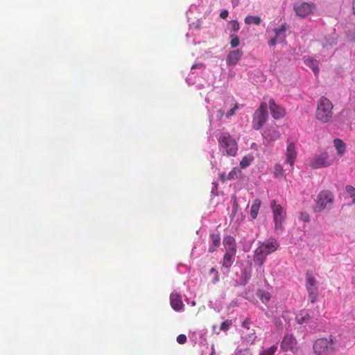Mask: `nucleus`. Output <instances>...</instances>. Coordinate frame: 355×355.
I'll list each match as a JSON object with an SVG mask.
<instances>
[{
    "mask_svg": "<svg viewBox=\"0 0 355 355\" xmlns=\"http://www.w3.org/2000/svg\"><path fill=\"white\" fill-rule=\"evenodd\" d=\"M250 320L248 319L245 320L243 322L242 326L245 329V331H243L242 338L248 344H252L257 338L255 331L254 329H250L249 327Z\"/></svg>",
    "mask_w": 355,
    "mask_h": 355,
    "instance_id": "dca6fc26",
    "label": "nucleus"
},
{
    "mask_svg": "<svg viewBox=\"0 0 355 355\" xmlns=\"http://www.w3.org/2000/svg\"><path fill=\"white\" fill-rule=\"evenodd\" d=\"M209 273L214 275L213 282L214 283L217 282L218 281V271L214 268H212L210 270Z\"/></svg>",
    "mask_w": 355,
    "mask_h": 355,
    "instance_id": "79ce46f5",
    "label": "nucleus"
},
{
    "mask_svg": "<svg viewBox=\"0 0 355 355\" xmlns=\"http://www.w3.org/2000/svg\"><path fill=\"white\" fill-rule=\"evenodd\" d=\"M180 266H178V270H180ZM182 266V267H184V268H185L187 269V267H186V266Z\"/></svg>",
    "mask_w": 355,
    "mask_h": 355,
    "instance_id": "8fccbe9b",
    "label": "nucleus"
},
{
    "mask_svg": "<svg viewBox=\"0 0 355 355\" xmlns=\"http://www.w3.org/2000/svg\"><path fill=\"white\" fill-rule=\"evenodd\" d=\"M268 106H269L271 114L275 119L284 117L286 114V110L284 107L276 104L273 99H270Z\"/></svg>",
    "mask_w": 355,
    "mask_h": 355,
    "instance_id": "6ab92c4d",
    "label": "nucleus"
},
{
    "mask_svg": "<svg viewBox=\"0 0 355 355\" xmlns=\"http://www.w3.org/2000/svg\"><path fill=\"white\" fill-rule=\"evenodd\" d=\"M262 135L268 143H270L277 140L280 137L281 133L278 126L273 125L267 128L262 133Z\"/></svg>",
    "mask_w": 355,
    "mask_h": 355,
    "instance_id": "2eb2a0df",
    "label": "nucleus"
},
{
    "mask_svg": "<svg viewBox=\"0 0 355 355\" xmlns=\"http://www.w3.org/2000/svg\"><path fill=\"white\" fill-rule=\"evenodd\" d=\"M261 19L258 16H247L245 19V23L247 24H256L258 25L261 23Z\"/></svg>",
    "mask_w": 355,
    "mask_h": 355,
    "instance_id": "c85d7f7f",
    "label": "nucleus"
},
{
    "mask_svg": "<svg viewBox=\"0 0 355 355\" xmlns=\"http://www.w3.org/2000/svg\"><path fill=\"white\" fill-rule=\"evenodd\" d=\"M299 218L300 220L307 223L309 221V215L306 212H301Z\"/></svg>",
    "mask_w": 355,
    "mask_h": 355,
    "instance_id": "58836bf2",
    "label": "nucleus"
},
{
    "mask_svg": "<svg viewBox=\"0 0 355 355\" xmlns=\"http://www.w3.org/2000/svg\"><path fill=\"white\" fill-rule=\"evenodd\" d=\"M214 347H212V352H211V355H214Z\"/></svg>",
    "mask_w": 355,
    "mask_h": 355,
    "instance_id": "603ef678",
    "label": "nucleus"
},
{
    "mask_svg": "<svg viewBox=\"0 0 355 355\" xmlns=\"http://www.w3.org/2000/svg\"><path fill=\"white\" fill-rule=\"evenodd\" d=\"M277 349V347L276 345H273L268 349L262 350L259 355H274Z\"/></svg>",
    "mask_w": 355,
    "mask_h": 355,
    "instance_id": "72a5a7b5",
    "label": "nucleus"
},
{
    "mask_svg": "<svg viewBox=\"0 0 355 355\" xmlns=\"http://www.w3.org/2000/svg\"><path fill=\"white\" fill-rule=\"evenodd\" d=\"M227 29L234 33L239 30V24L237 21H231L228 23Z\"/></svg>",
    "mask_w": 355,
    "mask_h": 355,
    "instance_id": "2f4dec72",
    "label": "nucleus"
},
{
    "mask_svg": "<svg viewBox=\"0 0 355 355\" xmlns=\"http://www.w3.org/2000/svg\"><path fill=\"white\" fill-rule=\"evenodd\" d=\"M352 283L355 284V277H353V279H352Z\"/></svg>",
    "mask_w": 355,
    "mask_h": 355,
    "instance_id": "3c124183",
    "label": "nucleus"
},
{
    "mask_svg": "<svg viewBox=\"0 0 355 355\" xmlns=\"http://www.w3.org/2000/svg\"><path fill=\"white\" fill-rule=\"evenodd\" d=\"M334 194L329 191H322L317 196L316 205L314 207L315 212H320L324 209H329L334 202Z\"/></svg>",
    "mask_w": 355,
    "mask_h": 355,
    "instance_id": "0eeeda50",
    "label": "nucleus"
},
{
    "mask_svg": "<svg viewBox=\"0 0 355 355\" xmlns=\"http://www.w3.org/2000/svg\"><path fill=\"white\" fill-rule=\"evenodd\" d=\"M353 10H355V1H354V6H353ZM355 12V11H354Z\"/></svg>",
    "mask_w": 355,
    "mask_h": 355,
    "instance_id": "864d4df0",
    "label": "nucleus"
},
{
    "mask_svg": "<svg viewBox=\"0 0 355 355\" xmlns=\"http://www.w3.org/2000/svg\"><path fill=\"white\" fill-rule=\"evenodd\" d=\"M205 101L207 103H211V101L209 99V96H206L205 97Z\"/></svg>",
    "mask_w": 355,
    "mask_h": 355,
    "instance_id": "de8ad7c7",
    "label": "nucleus"
},
{
    "mask_svg": "<svg viewBox=\"0 0 355 355\" xmlns=\"http://www.w3.org/2000/svg\"><path fill=\"white\" fill-rule=\"evenodd\" d=\"M231 324H232V322L230 320H226V321L223 322L220 325V330H223V331L227 330L230 328V327L231 326Z\"/></svg>",
    "mask_w": 355,
    "mask_h": 355,
    "instance_id": "ea45409f",
    "label": "nucleus"
},
{
    "mask_svg": "<svg viewBox=\"0 0 355 355\" xmlns=\"http://www.w3.org/2000/svg\"><path fill=\"white\" fill-rule=\"evenodd\" d=\"M240 173V171L236 168H234L226 176L225 174H220V178L223 181H225L226 180H233L236 178H238L239 175Z\"/></svg>",
    "mask_w": 355,
    "mask_h": 355,
    "instance_id": "cd10ccee",
    "label": "nucleus"
},
{
    "mask_svg": "<svg viewBox=\"0 0 355 355\" xmlns=\"http://www.w3.org/2000/svg\"><path fill=\"white\" fill-rule=\"evenodd\" d=\"M315 10V6L313 3L298 2L294 5V10L296 15L300 17H306L312 14Z\"/></svg>",
    "mask_w": 355,
    "mask_h": 355,
    "instance_id": "9b49d317",
    "label": "nucleus"
},
{
    "mask_svg": "<svg viewBox=\"0 0 355 355\" xmlns=\"http://www.w3.org/2000/svg\"><path fill=\"white\" fill-rule=\"evenodd\" d=\"M268 116V103L262 102L253 114L252 122L253 128L257 130H260L266 122Z\"/></svg>",
    "mask_w": 355,
    "mask_h": 355,
    "instance_id": "423d86ee",
    "label": "nucleus"
},
{
    "mask_svg": "<svg viewBox=\"0 0 355 355\" xmlns=\"http://www.w3.org/2000/svg\"><path fill=\"white\" fill-rule=\"evenodd\" d=\"M187 301L188 304H191V306H196V302L195 301H191V302H189V300L187 298Z\"/></svg>",
    "mask_w": 355,
    "mask_h": 355,
    "instance_id": "49530a36",
    "label": "nucleus"
},
{
    "mask_svg": "<svg viewBox=\"0 0 355 355\" xmlns=\"http://www.w3.org/2000/svg\"><path fill=\"white\" fill-rule=\"evenodd\" d=\"M196 69L202 70L204 69V65L201 63H197V64H193L191 67V70H194Z\"/></svg>",
    "mask_w": 355,
    "mask_h": 355,
    "instance_id": "37998d69",
    "label": "nucleus"
},
{
    "mask_svg": "<svg viewBox=\"0 0 355 355\" xmlns=\"http://www.w3.org/2000/svg\"><path fill=\"white\" fill-rule=\"evenodd\" d=\"M297 340L291 334H286L282 341L281 349L283 351H293L296 349Z\"/></svg>",
    "mask_w": 355,
    "mask_h": 355,
    "instance_id": "a211bd4d",
    "label": "nucleus"
},
{
    "mask_svg": "<svg viewBox=\"0 0 355 355\" xmlns=\"http://www.w3.org/2000/svg\"><path fill=\"white\" fill-rule=\"evenodd\" d=\"M317 283L318 282L313 275L311 272H307L306 275V286L311 303H315L318 296Z\"/></svg>",
    "mask_w": 355,
    "mask_h": 355,
    "instance_id": "9d476101",
    "label": "nucleus"
},
{
    "mask_svg": "<svg viewBox=\"0 0 355 355\" xmlns=\"http://www.w3.org/2000/svg\"><path fill=\"white\" fill-rule=\"evenodd\" d=\"M239 3V0H232L233 6H236Z\"/></svg>",
    "mask_w": 355,
    "mask_h": 355,
    "instance_id": "a18cd8bd",
    "label": "nucleus"
},
{
    "mask_svg": "<svg viewBox=\"0 0 355 355\" xmlns=\"http://www.w3.org/2000/svg\"><path fill=\"white\" fill-rule=\"evenodd\" d=\"M236 254H232L228 253H225L223 256V259L222 260V270L223 272H229L230 267L232 266Z\"/></svg>",
    "mask_w": 355,
    "mask_h": 355,
    "instance_id": "5701e85b",
    "label": "nucleus"
},
{
    "mask_svg": "<svg viewBox=\"0 0 355 355\" xmlns=\"http://www.w3.org/2000/svg\"><path fill=\"white\" fill-rule=\"evenodd\" d=\"M270 207L273 214L275 229L281 230L282 229V223L286 218V211L280 205H277L275 200L271 201Z\"/></svg>",
    "mask_w": 355,
    "mask_h": 355,
    "instance_id": "1a4fd4ad",
    "label": "nucleus"
},
{
    "mask_svg": "<svg viewBox=\"0 0 355 355\" xmlns=\"http://www.w3.org/2000/svg\"><path fill=\"white\" fill-rule=\"evenodd\" d=\"M243 56V51L236 49L230 51L226 58V63L228 67H234L239 63Z\"/></svg>",
    "mask_w": 355,
    "mask_h": 355,
    "instance_id": "aec40b11",
    "label": "nucleus"
},
{
    "mask_svg": "<svg viewBox=\"0 0 355 355\" xmlns=\"http://www.w3.org/2000/svg\"><path fill=\"white\" fill-rule=\"evenodd\" d=\"M260 206L261 201L259 199L254 200L250 208V216L252 219L257 218Z\"/></svg>",
    "mask_w": 355,
    "mask_h": 355,
    "instance_id": "bb28decb",
    "label": "nucleus"
},
{
    "mask_svg": "<svg viewBox=\"0 0 355 355\" xmlns=\"http://www.w3.org/2000/svg\"><path fill=\"white\" fill-rule=\"evenodd\" d=\"M220 244V237L217 234H211L209 236V252H215Z\"/></svg>",
    "mask_w": 355,
    "mask_h": 355,
    "instance_id": "393cba45",
    "label": "nucleus"
},
{
    "mask_svg": "<svg viewBox=\"0 0 355 355\" xmlns=\"http://www.w3.org/2000/svg\"><path fill=\"white\" fill-rule=\"evenodd\" d=\"M315 355H330L336 350V342L333 336L316 340L313 345Z\"/></svg>",
    "mask_w": 355,
    "mask_h": 355,
    "instance_id": "20e7f679",
    "label": "nucleus"
},
{
    "mask_svg": "<svg viewBox=\"0 0 355 355\" xmlns=\"http://www.w3.org/2000/svg\"><path fill=\"white\" fill-rule=\"evenodd\" d=\"M170 304L172 309L177 312H182L184 310V304L182 300V294L178 290H174L170 295Z\"/></svg>",
    "mask_w": 355,
    "mask_h": 355,
    "instance_id": "ddd939ff",
    "label": "nucleus"
},
{
    "mask_svg": "<svg viewBox=\"0 0 355 355\" xmlns=\"http://www.w3.org/2000/svg\"><path fill=\"white\" fill-rule=\"evenodd\" d=\"M243 107V105H241L235 101L234 99L231 98L225 102L224 108L227 110L225 112V117L227 119H230L232 116H234L236 112L238 110L241 109Z\"/></svg>",
    "mask_w": 355,
    "mask_h": 355,
    "instance_id": "f3484780",
    "label": "nucleus"
},
{
    "mask_svg": "<svg viewBox=\"0 0 355 355\" xmlns=\"http://www.w3.org/2000/svg\"><path fill=\"white\" fill-rule=\"evenodd\" d=\"M239 39L235 35L234 33L230 34V45L231 47L234 49L236 48L239 45Z\"/></svg>",
    "mask_w": 355,
    "mask_h": 355,
    "instance_id": "f704fd0d",
    "label": "nucleus"
},
{
    "mask_svg": "<svg viewBox=\"0 0 355 355\" xmlns=\"http://www.w3.org/2000/svg\"><path fill=\"white\" fill-rule=\"evenodd\" d=\"M303 59L304 64L310 67L315 75H318L319 72L318 61L311 57H304Z\"/></svg>",
    "mask_w": 355,
    "mask_h": 355,
    "instance_id": "a878e982",
    "label": "nucleus"
},
{
    "mask_svg": "<svg viewBox=\"0 0 355 355\" xmlns=\"http://www.w3.org/2000/svg\"><path fill=\"white\" fill-rule=\"evenodd\" d=\"M295 320L300 324H309L310 328L313 329L318 327L317 322L311 318L309 311L306 310H302L297 313Z\"/></svg>",
    "mask_w": 355,
    "mask_h": 355,
    "instance_id": "4468645a",
    "label": "nucleus"
},
{
    "mask_svg": "<svg viewBox=\"0 0 355 355\" xmlns=\"http://www.w3.org/2000/svg\"><path fill=\"white\" fill-rule=\"evenodd\" d=\"M284 155L285 163L289 164V166L291 167V169H293L297 156L296 145L294 144V142H288Z\"/></svg>",
    "mask_w": 355,
    "mask_h": 355,
    "instance_id": "f8f14e48",
    "label": "nucleus"
},
{
    "mask_svg": "<svg viewBox=\"0 0 355 355\" xmlns=\"http://www.w3.org/2000/svg\"><path fill=\"white\" fill-rule=\"evenodd\" d=\"M287 30L285 24L282 25L279 28L270 30L267 29V33L270 40L268 41L269 46H275L277 43H281L284 42L286 35V31Z\"/></svg>",
    "mask_w": 355,
    "mask_h": 355,
    "instance_id": "6e6552de",
    "label": "nucleus"
},
{
    "mask_svg": "<svg viewBox=\"0 0 355 355\" xmlns=\"http://www.w3.org/2000/svg\"><path fill=\"white\" fill-rule=\"evenodd\" d=\"M219 151L223 155L235 156L238 151L236 141L229 132H221L218 137Z\"/></svg>",
    "mask_w": 355,
    "mask_h": 355,
    "instance_id": "f03ea898",
    "label": "nucleus"
},
{
    "mask_svg": "<svg viewBox=\"0 0 355 355\" xmlns=\"http://www.w3.org/2000/svg\"><path fill=\"white\" fill-rule=\"evenodd\" d=\"M238 205L234 202L233 206V210L231 214L232 218L235 219L236 222L241 221L243 220L242 214H238Z\"/></svg>",
    "mask_w": 355,
    "mask_h": 355,
    "instance_id": "c756f323",
    "label": "nucleus"
},
{
    "mask_svg": "<svg viewBox=\"0 0 355 355\" xmlns=\"http://www.w3.org/2000/svg\"><path fill=\"white\" fill-rule=\"evenodd\" d=\"M334 105L330 100L324 96L320 97L317 103L315 118L322 123H327L331 121L333 116Z\"/></svg>",
    "mask_w": 355,
    "mask_h": 355,
    "instance_id": "7ed1b4c3",
    "label": "nucleus"
},
{
    "mask_svg": "<svg viewBox=\"0 0 355 355\" xmlns=\"http://www.w3.org/2000/svg\"><path fill=\"white\" fill-rule=\"evenodd\" d=\"M225 253L236 254V243L235 239L231 236H225L223 241Z\"/></svg>",
    "mask_w": 355,
    "mask_h": 355,
    "instance_id": "412c9836",
    "label": "nucleus"
},
{
    "mask_svg": "<svg viewBox=\"0 0 355 355\" xmlns=\"http://www.w3.org/2000/svg\"><path fill=\"white\" fill-rule=\"evenodd\" d=\"M334 159L327 151L314 154L307 159V164L312 168H327L331 166Z\"/></svg>",
    "mask_w": 355,
    "mask_h": 355,
    "instance_id": "39448f33",
    "label": "nucleus"
},
{
    "mask_svg": "<svg viewBox=\"0 0 355 355\" xmlns=\"http://www.w3.org/2000/svg\"><path fill=\"white\" fill-rule=\"evenodd\" d=\"M253 160V156L252 155H247L243 157L240 162V166L241 168H245L250 166L251 162Z\"/></svg>",
    "mask_w": 355,
    "mask_h": 355,
    "instance_id": "7c9ffc66",
    "label": "nucleus"
},
{
    "mask_svg": "<svg viewBox=\"0 0 355 355\" xmlns=\"http://www.w3.org/2000/svg\"><path fill=\"white\" fill-rule=\"evenodd\" d=\"M346 192L352 198V202L355 204V188L351 185H347L345 187Z\"/></svg>",
    "mask_w": 355,
    "mask_h": 355,
    "instance_id": "c9c22d12",
    "label": "nucleus"
},
{
    "mask_svg": "<svg viewBox=\"0 0 355 355\" xmlns=\"http://www.w3.org/2000/svg\"><path fill=\"white\" fill-rule=\"evenodd\" d=\"M233 355H252L248 349H236Z\"/></svg>",
    "mask_w": 355,
    "mask_h": 355,
    "instance_id": "e433bc0d",
    "label": "nucleus"
},
{
    "mask_svg": "<svg viewBox=\"0 0 355 355\" xmlns=\"http://www.w3.org/2000/svg\"><path fill=\"white\" fill-rule=\"evenodd\" d=\"M260 299L263 303H267L270 299V295L268 293H262L260 295Z\"/></svg>",
    "mask_w": 355,
    "mask_h": 355,
    "instance_id": "4c0bfd02",
    "label": "nucleus"
},
{
    "mask_svg": "<svg viewBox=\"0 0 355 355\" xmlns=\"http://www.w3.org/2000/svg\"><path fill=\"white\" fill-rule=\"evenodd\" d=\"M334 146L336 150V154L339 157H343L347 151L345 143L340 139H335L333 141Z\"/></svg>",
    "mask_w": 355,
    "mask_h": 355,
    "instance_id": "b1692460",
    "label": "nucleus"
},
{
    "mask_svg": "<svg viewBox=\"0 0 355 355\" xmlns=\"http://www.w3.org/2000/svg\"><path fill=\"white\" fill-rule=\"evenodd\" d=\"M273 173L275 177H282L284 176V169L281 164H277L274 166Z\"/></svg>",
    "mask_w": 355,
    "mask_h": 355,
    "instance_id": "473e14b6",
    "label": "nucleus"
},
{
    "mask_svg": "<svg viewBox=\"0 0 355 355\" xmlns=\"http://www.w3.org/2000/svg\"><path fill=\"white\" fill-rule=\"evenodd\" d=\"M225 114L223 109L213 110L209 114V121L211 126H218L220 125L223 116Z\"/></svg>",
    "mask_w": 355,
    "mask_h": 355,
    "instance_id": "4be33fe9",
    "label": "nucleus"
},
{
    "mask_svg": "<svg viewBox=\"0 0 355 355\" xmlns=\"http://www.w3.org/2000/svg\"><path fill=\"white\" fill-rule=\"evenodd\" d=\"M207 89H208L209 91L212 90V87L210 86L209 85H207Z\"/></svg>",
    "mask_w": 355,
    "mask_h": 355,
    "instance_id": "09e8293b",
    "label": "nucleus"
},
{
    "mask_svg": "<svg viewBox=\"0 0 355 355\" xmlns=\"http://www.w3.org/2000/svg\"><path fill=\"white\" fill-rule=\"evenodd\" d=\"M187 340V336L184 334H180L177 337V342L180 344H184Z\"/></svg>",
    "mask_w": 355,
    "mask_h": 355,
    "instance_id": "a19ab883",
    "label": "nucleus"
},
{
    "mask_svg": "<svg viewBox=\"0 0 355 355\" xmlns=\"http://www.w3.org/2000/svg\"><path fill=\"white\" fill-rule=\"evenodd\" d=\"M228 11L227 10H223L220 12V17L222 18V19H226L228 16Z\"/></svg>",
    "mask_w": 355,
    "mask_h": 355,
    "instance_id": "c03bdc74",
    "label": "nucleus"
},
{
    "mask_svg": "<svg viewBox=\"0 0 355 355\" xmlns=\"http://www.w3.org/2000/svg\"><path fill=\"white\" fill-rule=\"evenodd\" d=\"M279 244L274 239H270L262 243L254 251L253 261L259 265L262 266L266 257L277 250Z\"/></svg>",
    "mask_w": 355,
    "mask_h": 355,
    "instance_id": "f257e3e1",
    "label": "nucleus"
}]
</instances>
